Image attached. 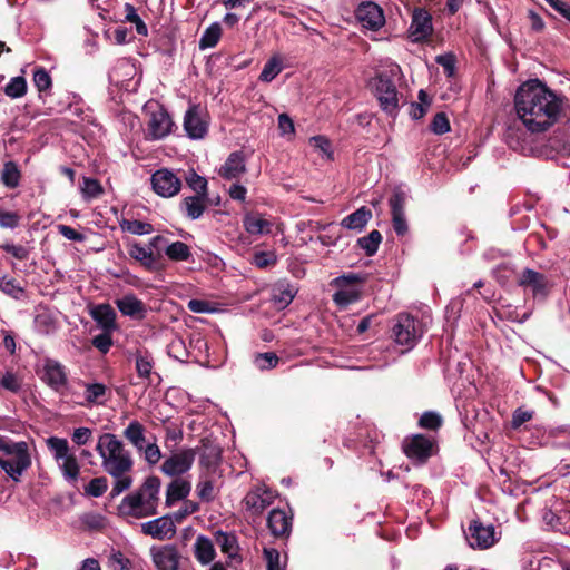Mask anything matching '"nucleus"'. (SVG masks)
Returning <instances> with one entry per match:
<instances>
[{"label": "nucleus", "instance_id": "12", "mask_svg": "<svg viewBox=\"0 0 570 570\" xmlns=\"http://www.w3.org/2000/svg\"><path fill=\"white\" fill-rule=\"evenodd\" d=\"M518 285L530 292L534 298H546L550 292L551 283L547 276L531 268L522 271L518 278Z\"/></svg>", "mask_w": 570, "mask_h": 570}, {"label": "nucleus", "instance_id": "23", "mask_svg": "<svg viewBox=\"0 0 570 570\" xmlns=\"http://www.w3.org/2000/svg\"><path fill=\"white\" fill-rule=\"evenodd\" d=\"M547 148L551 153L570 155V121L559 127L547 141Z\"/></svg>", "mask_w": 570, "mask_h": 570}, {"label": "nucleus", "instance_id": "1", "mask_svg": "<svg viewBox=\"0 0 570 570\" xmlns=\"http://www.w3.org/2000/svg\"><path fill=\"white\" fill-rule=\"evenodd\" d=\"M514 108L529 131L542 132L557 122L562 110V99L535 79L519 87Z\"/></svg>", "mask_w": 570, "mask_h": 570}, {"label": "nucleus", "instance_id": "32", "mask_svg": "<svg viewBox=\"0 0 570 570\" xmlns=\"http://www.w3.org/2000/svg\"><path fill=\"white\" fill-rule=\"evenodd\" d=\"M372 218V212L365 206L356 209L352 214L347 215L342 222V227L352 230H362L370 219Z\"/></svg>", "mask_w": 570, "mask_h": 570}, {"label": "nucleus", "instance_id": "62", "mask_svg": "<svg viewBox=\"0 0 570 570\" xmlns=\"http://www.w3.org/2000/svg\"><path fill=\"white\" fill-rule=\"evenodd\" d=\"M92 431L89 428H78L73 431L71 440L77 445H85L90 441Z\"/></svg>", "mask_w": 570, "mask_h": 570}, {"label": "nucleus", "instance_id": "61", "mask_svg": "<svg viewBox=\"0 0 570 570\" xmlns=\"http://www.w3.org/2000/svg\"><path fill=\"white\" fill-rule=\"evenodd\" d=\"M392 224L399 236H404L407 233L405 213L392 214Z\"/></svg>", "mask_w": 570, "mask_h": 570}, {"label": "nucleus", "instance_id": "44", "mask_svg": "<svg viewBox=\"0 0 570 570\" xmlns=\"http://www.w3.org/2000/svg\"><path fill=\"white\" fill-rule=\"evenodd\" d=\"M80 190H81L83 198L87 200L97 198L104 193V189H102L100 183L95 178H88V177L83 178Z\"/></svg>", "mask_w": 570, "mask_h": 570}, {"label": "nucleus", "instance_id": "31", "mask_svg": "<svg viewBox=\"0 0 570 570\" xmlns=\"http://www.w3.org/2000/svg\"><path fill=\"white\" fill-rule=\"evenodd\" d=\"M43 371H45L43 377H45L46 382L52 389L59 390L60 387H62L66 384L67 377H66L65 368L58 362L48 361L45 364Z\"/></svg>", "mask_w": 570, "mask_h": 570}, {"label": "nucleus", "instance_id": "57", "mask_svg": "<svg viewBox=\"0 0 570 570\" xmlns=\"http://www.w3.org/2000/svg\"><path fill=\"white\" fill-rule=\"evenodd\" d=\"M197 494L198 497L206 502L214 500L215 498V488L214 483L210 480H203L197 484Z\"/></svg>", "mask_w": 570, "mask_h": 570}, {"label": "nucleus", "instance_id": "39", "mask_svg": "<svg viewBox=\"0 0 570 570\" xmlns=\"http://www.w3.org/2000/svg\"><path fill=\"white\" fill-rule=\"evenodd\" d=\"M1 181L8 188H16L20 183V170L13 161H8L3 166Z\"/></svg>", "mask_w": 570, "mask_h": 570}, {"label": "nucleus", "instance_id": "13", "mask_svg": "<svg viewBox=\"0 0 570 570\" xmlns=\"http://www.w3.org/2000/svg\"><path fill=\"white\" fill-rule=\"evenodd\" d=\"M466 539L471 548L480 550L489 549L498 541L494 525H485L479 520L471 521Z\"/></svg>", "mask_w": 570, "mask_h": 570}, {"label": "nucleus", "instance_id": "18", "mask_svg": "<svg viewBox=\"0 0 570 570\" xmlns=\"http://www.w3.org/2000/svg\"><path fill=\"white\" fill-rule=\"evenodd\" d=\"M141 532L153 539L164 541L170 540L176 534V524L170 515H163L141 523Z\"/></svg>", "mask_w": 570, "mask_h": 570}, {"label": "nucleus", "instance_id": "41", "mask_svg": "<svg viewBox=\"0 0 570 570\" xmlns=\"http://www.w3.org/2000/svg\"><path fill=\"white\" fill-rule=\"evenodd\" d=\"M27 92V81L23 77H13L4 87V94L13 99L24 96Z\"/></svg>", "mask_w": 570, "mask_h": 570}, {"label": "nucleus", "instance_id": "45", "mask_svg": "<svg viewBox=\"0 0 570 570\" xmlns=\"http://www.w3.org/2000/svg\"><path fill=\"white\" fill-rule=\"evenodd\" d=\"M186 183L196 193V196L208 197V183L204 177L190 173L186 177Z\"/></svg>", "mask_w": 570, "mask_h": 570}, {"label": "nucleus", "instance_id": "15", "mask_svg": "<svg viewBox=\"0 0 570 570\" xmlns=\"http://www.w3.org/2000/svg\"><path fill=\"white\" fill-rule=\"evenodd\" d=\"M434 442L429 436L415 434L403 441L406 456L419 463H424L433 453Z\"/></svg>", "mask_w": 570, "mask_h": 570}, {"label": "nucleus", "instance_id": "60", "mask_svg": "<svg viewBox=\"0 0 570 570\" xmlns=\"http://www.w3.org/2000/svg\"><path fill=\"white\" fill-rule=\"evenodd\" d=\"M19 215L13 212L0 210V226L3 228H14L19 224Z\"/></svg>", "mask_w": 570, "mask_h": 570}, {"label": "nucleus", "instance_id": "43", "mask_svg": "<svg viewBox=\"0 0 570 570\" xmlns=\"http://www.w3.org/2000/svg\"><path fill=\"white\" fill-rule=\"evenodd\" d=\"M154 367L153 357L149 353H138L136 355V371L139 377L148 379Z\"/></svg>", "mask_w": 570, "mask_h": 570}, {"label": "nucleus", "instance_id": "8", "mask_svg": "<svg viewBox=\"0 0 570 570\" xmlns=\"http://www.w3.org/2000/svg\"><path fill=\"white\" fill-rule=\"evenodd\" d=\"M145 111L148 116L147 137L151 140H159L171 134L174 121L168 111L155 101L145 105Z\"/></svg>", "mask_w": 570, "mask_h": 570}, {"label": "nucleus", "instance_id": "28", "mask_svg": "<svg viewBox=\"0 0 570 570\" xmlns=\"http://www.w3.org/2000/svg\"><path fill=\"white\" fill-rule=\"evenodd\" d=\"M267 525L275 537L287 535L291 531V518L284 510L273 509L267 518Z\"/></svg>", "mask_w": 570, "mask_h": 570}, {"label": "nucleus", "instance_id": "4", "mask_svg": "<svg viewBox=\"0 0 570 570\" xmlns=\"http://www.w3.org/2000/svg\"><path fill=\"white\" fill-rule=\"evenodd\" d=\"M0 451L7 456H0V466L10 479L14 482H19L22 474L31 466V455L29 453L28 443L24 441L14 442L4 438Z\"/></svg>", "mask_w": 570, "mask_h": 570}, {"label": "nucleus", "instance_id": "30", "mask_svg": "<svg viewBox=\"0 0 570 570\" xmlns=\"http://www.w3.org/2000/svg\"><path fill=\"white\" fill-rule=\"evenodd\" d=\"M208 203V197L187 196L181 200L180 208L189 219H198L204 214Z\"/></svg>", "mask_w": 570, "mask_h": 570}, {"label": "nucleus", "instance_id": "21", "mask_svg": "<svg viewBox=\"0 0 570 570\" xmlns=\"http://www.w3.org/2000/svg\"><path fill=\"white\" fill-rule=\"evenodd\" d=\"M161 239L160 236L154 237L148 247H145L138 243H131L128 245V254L131 258L139 262L144 267L149 271L156 267V257L153 252V247L156 246L157 242Z\"/></svg>", "mask_w": 570, "mask_h": 570}, {"label": "nucleus", "instance_id": "20", "mask_svg": "<svg viewBox=\"0 0 570 570\" xmlns=\"http://www.w3.org/2000/svg\"><path fill=\"white\" fill-rule=\"evenodd\" d=\"M356 18L364 28L379 30L385 23L383 10L374 2H363L356 10Z\"/></svg>", "mask_w": 570, "mask_h": 570}, {"label": "nucleus", "instance_id": "42", "mask_svg": "<svg viewBox=\"0 0 570 570\" xmlns=\"http://www.w3.org/2000/svg\"><path fill=\"white\" fill-rule=\"evenodd\" d=\"M165 253L171 261H187L190 257L189 247L179 240L168 245Z\"/></svg>", "mask_w": 570, "mask_h": 570}, {"label": "nucleus", "instance_id": "34", "mask_svg": "<svg viewBox=\"0 0 570 570\" xmlns=\"http://www.w3.org/2000/svg\"><path fill=\"white\" fill-rule=\"evenodd\" d=\"M146 429L138 421H131L124 430V438L138 451L141 452L146 444Z\"/></svg>", "mask_w": 570, "mask_h": 570}, {"label": "nucleus", "instance_id": "10", "mask_svg": "<svg viewBox=\"0 0 570 570\" xmlns=\"http://www.w3.org/2000/svg\"><path fill=\"white\" fill-rule=\"evenodd\" d=\"M393 335L396 344L411 350L423 335L424 328L417 320L406 313H401L395 318Z\"/></svg>", "mask_w": 570, "mask_h": 570}, {"label": "nucleus", "instance_id": "19", "mask_svg": "<svg viewBox=\"0 0 570 570\" xmlns=\"http://www.w3.org/2000/svg\"><path fill=\"white\" fill-rule=\"evenodd\" d=\"M433 32L432 16L422 8H417L412 13V21L409 29L413 42H420L428 39Z\"/></svg>", "mask_w": 570, "mask_h": 570}, {"label": "nucleus", "instance_id": "49", "mask_svg": "<svg viewBox=\"0 0 570 570\" xmlns=\"http://www.w3.org/2000/svg\"><path fill=\"white\" fill-rule=\"evenodd\" d=\"M0 386L9 392L18 393L21 389V379L8 371L2 375Z\"/></svg>", "mask_w": 570, "mask_h": 570}, {"label": "nucleus", "instance_id": "29", "mask_svg": "<svg viewBox=\"0 0 570 570\" xmlns=\"http://www.w3.org/2000/svg\"><path fill=\"white\" fill-rule=\"evenodd\" d=\"M246 171L245 159L242 153H232L219 169V175L226 179L238 178Z\"/></svg>", "mask_w": 570, "mask_h": 570}, {"label": "nucleus", "instance_id": "64", "mask_svg": "<svg viewBox=\"0 0 570 570\" xmlns=\"http://www.w3.org/2000/svg\"><path fill=\"white\" fill-rule=\"evenodd\" d=\"M254 264L259 268L267 267L272 264H275L276 257L273 253L267 252H258L254 255Z\"/></svg>", "mask_w": 570, "mask_h": 570}, {"label": "nucleus", "instance_id": "14", "mask_svg": "<svg viewBox=\"0 0 570 570\" xmlns=\"http://www.w3.org/2000/svg\"><path fill=\"white\" fill-rule=\"evenodd\" d=\"M151 186L154 191L164 198L177 195L181 188V181L176 174L167 168L156 170L151 175Z\"/></svg>", "mask_w": 570, "mask_h": 570}, {"label": "nucleus", "instance_id": "33", "mask_svg": "<svg viewBox=\"0 0 570 570\" xmlns=\"http://www.w3.org/2000/svg\"><path fill=\"white\" fill-rule=\"evenodd\" d=\"M191 490V484L184 479H175L171 481L166 491V504L173 505L175 502L185 499Z\"/></svg>", "mask_w": 570, "mask_h": 570}, {"label": "nucleus", "instance_id": "52", "mask_svg": "<svg viewBox=\"0 0 570 570\" xmlns=\"http://www.w3.org/2000/svg\"><path fill=\"white\" fill-rule=\"evenodd\" d=\"M406 195L401 189H395L392 197L389 200L391 207V214L405 213Z\"/></svg>", "mask_w": 570, "mask_h": 570}, {"label": "nucleus", "instance_id": "48", "mask_svg": "<svg viewBox=\"0 0 570 570\" xmlns=\"http://www.w3.org/2000/svg\"><path fill=\"white\" fill-rule=\"evenodd\" d=\"M108 489V482L105 476L94 478L85 488L88 495L94 498L101 497Z\"/></svg>", "mask_w": 570, "mask_h": 570}, {"label": "nucleus", "instance_id": "11", "mask_svg": "<svg viewBox=\"0 0 570 570\" xmlns=\"http://www.w3.org/2000/svg\"><path fill=\"white\" fill-rule=\"evenodd\" d=\"M276 497V491L265 484H258L246 493L243 504L247 513L252 517H258L274 503Z\"/></svg>", "mask_w": 570, "mask_h": 570}, {"label": "nucleus", "instance_id": "25", "mask_svg": "<svg viewBox=\"0 0 570 570\" xmlns=\"http://www.w3.org/2000/svg\"><path fill=\"white\" fill-rule=\"evenodd\" d=\"M245 230L252 236L268 235L272 233L273 223L259 213H247L243 218Z\"/></svg>", "mask_w": 570, "mask_h": 570}, {"label": "nucleus", "instance_id": "51", "mask_svg": "<svg viewBox=\"0 0 570 570\" xmlns=\"http://www.w3.org/2000/svg\"><path fill=\"white\" fill-rule=\"evenodd\" d=\"M0 289L14 298H18L23 289L20 287L12 277H0Z\"/></svg>", "mask_w": 570, "mask_h": 570}, {"label": "nucleus", "instance_id": "54", "mask_svg": "<svg viewBox=\"0 0 570 570\" xmlns=\"http://www.w3.org/2000/svg\"><path fill=\"white\" fill-rule=\"evenodd\" d=\"M420 426L428 430H436L442 424V417L435 412H425L420 417Z\"/></svg>", "mask_w": 570, "mask_h": 570}, {"label": "nucleus", "instance_id": "2", "mask_svg": "<svg viewBox=\"0 0 570 570\" xmlns=\"http://www.w3.org/2000/svg\"><path fill=\"white\" fill-rule=\"evenodd\" d=\"M96 452L102 470L114 479L110 495L116 498L130 489L135 461L124 442L112 433H104L98 438Z\"/></svg>", "mask_w": 570, "mask_h": 570}, {"label": "nucleus", "instance_id": "50", "mask_svg": "<svg viewBox=\"0 0 570 570\" xmlns=\"http://www.w3.org/2000/svg\"><path fill=\"white\" fill-rule=\"evenodd\" d=\"M33 82L40 92L49 90L52 85L51 77L43 68H38L35 70Z\"/></svg>", "mask_w": 570, "mask_h": 570}, {"label": "nucleus", "instance_id": "40", "mask_svg": "<svg viewBox=\"0 0 570 570\" xmlns=\"http://www.w3.org/2000/svg\"><path fill=\"white\" fill-rule=\"evenodd\" d=\"M381 242V233L379 230H372L367 236L358 238L357 244L367 256H372L377 252Z\"/></svg>", "mask_w": 570, "mask_h": 570}, {"label": "nucleus", "instance_id": "27", "mask_svg": "<svg viewBox=\"0 0 570 570\" xmlns=\"http://www.w3.org/2000/svg\"><path fill=\"white\" fill-rule=\"evenodd\" d=\"M193 552L195 559L202 564V566H208L210 564L215 557H216V550L214 547V543L212 540L203 534H199L196 537V540L193 546Z\"/></svg>", "mask_w": 570, "mask_h": 570}, {"label": "nucleus", "instance_id": "37", "mask_svg": "<svg viewBox=\"0 0 570 570\" xmlns=\"http://www.w3.org/2000/svg\"><path fill=\"white\" fill-rule=\"evenodd\" d=\"M119 226L124 232L130 233L132 235H148L154 230L149 223L137 219H122L119 223Z\"/></svg>", "mask_w": 570, "mask_h": 570}, {"label": "nucleus", "instance_id": "16", "mask_svg": "<svg viewBox=\"0 0 570 570\" xmlns=\"http://www.w3.org/2000/svg\"><path fill=\"white\" fill-rule=\"evenodd\" d=\"M184 129L190 139H203L208 132L206 114L199 106H190L184 117Z\"/></svg>", "mask_w": 570, "mask_h": 570}, {"label": "nucleus", "instance_id": "53", "mask_svg": "<svg viewBox=\"0 0 570 570\" xmlns=\"http://www.w3.org/2000/svg\"><path fill=\"white\" fill-rule=\"evenodd\" d=\"M450 128L446 115L444 112H438L431 122V130L436 135H443L450 131Z\"/></svg>", "mask_w": 570, "mask_h": 570}, {"label": "nucleus", "instance_id": "22", "mask_svg": "<svg viewBox=\"0 0 570 570\" xmlns=\"http://www.w3.org/2000/svg\"><path fill=\"white\" fill-rule=\"evenodd\" d=\"M115 304L125 316L135 320H142L146 316L147 307L145 303L134 294L124 295L121 298L116 299Z\"/></svg>", "mask_w": 570, "mask_h": 570}, {"label": "nucleus", "instance_id": "59", "mask_svg": "<svg viewBox=\"0 0 570 570\" xmlns=\"http://www.w3.org/2000/svg\"><path fill=\"white\" fill-rule=\"evenodd\" d=\"M265 559L267 562V570H284L279 561V552L275 549H264Z\"/></svg>", "mask_w": 570, "mask_h": 570}, {"label": "nucleus", "instance_id": "63", "mask_svg": "<svg viewBox=\"0 0 570 570\" xmlns=\"http://www.w3.org/2000/svg\"><path fill=\"white\" fill-rule=\"evenodd\" d=\"M532 417H533V412L523 411L522 409H517L512 414L511 425L513 429H518L523 423L530 421Z\"/></svg>", "mask_w": 570, "mask_h": 570}, {"label": "nucleus", "instance_id": "55", "mask_svg": "<svg viewBox=\"0 0 570 570\" xmlns=\"http://www.w3.org/2000/svg\"><path fill=\"white\" fill-rule=\"evenodd\" d=\"M91 343L102 354L108 353L112 346L111 332H104L99 335H96Z\"/></svg>", "mask_w": 570, "mask_h": 570}, {"label": "nucleus", "instance_id": "3", "mask_svg": "<svg viewBox=\"0 0 570 570\" xmlns=\"http://www.w3.org/2000/svg\"><path fill=\"white\" fill-rule=\"evenodd\" d=\"M160 479L148 476L134 492L127 494L118 505L119 514L144 519L158 513Z\"/></svg>", "mask_w": 570, "mask_h": 570}, {"label": "nucleus", "instance_id": "26", "mask_svg": "<svg viewBox=\"0 0 570 570\" xmlns=\"http://www.w3.org/2000/svg\"><path fill=\"white\" fill-rule=\"evenodd\" d=\"M80 386L83 387V396L87 404H105L111 392L104 383L99 382H80Z\"/></svg>", "mask_w": 570, "mask_h": 570}, {"label": "nucleus", "instance_id": "58", "mask_svg": "<svg viewBox=\"0 0 570 570\" xmlns=\"http://www.w3.org/2000/svg\"><path fill=\"white\" fill-rule=\"evenodd\" d=\"M111 570H130V561L121 553L114 552L109 558Z\"/></svg>", "mask_w": 570, "mask_h": 570}, {"label": "nucleus", "instance_id": "46", "mask_svg": "<svg viewBox=\"0 0 570 570\" xmlns=\"http://www.w3.org/2000/svg\"><path fill=\"white\" fill-rule=\"evenodd\" d=\"M255 366L261 370H271L278 364V356L274 352L258 353L254 357Z\"/></svg>", "mask_w": 570, "mask_h": 570}, {"label": "nucleus", "instance_id": "56", "mask_svg": "<svg viewBox=\"0 0 570 570\" xmlns=\"http://www.w3.org/2000/svg\"><path fill=\"white\" fill-rule=\"evenodd\" d=\"M140 453H142L145 460L153 465L158 463L161 459L160 449L155 442L145 444Z\"/></svg>", "mask_w": 570, "mask_h": 570}, {"label": "nucleus", "instance_id": "24", "mask_svg": "<svg viewBox=\"0 0 570 570\" xmlns=\"http://www.w3.org/2000/svg\"><path fill=\"white\" fill-rule=\"evenodd\" d=\"M90 316L104 332L117 330L116 312L109 304H98L90 309Z\"/></svg>", "mask_w": 570, "mask_h": 570}, {"label": "nucleus", "instance_id": "36", "mask_svg": "<svg viewBox=\"0 0 570 570\" xmlns=\"http://www.w3.org/2000/svg\"><path fill=\"white\" fill-rule=\"evenodd\" d=\"M283 70L282 60L278 56H273L264 65L263 70L259 75V80L263 82H271L274 80Z\"/></svg>", "mask_w": 570, "mask_h": 570}, {"label": "nucleus", "instance_id": "7", "mask_svg": "<svg viewBox=\"0 0 570 570\" xmlns=\"http://www.w3.org/2000/svg\"><path fill=\"white\" fill-rule=\"evenodd\" d=\"M363 277L358 274L350 273L335 277L331 282V286L337 288L333 295V302L340 308H346L351 304L356 303L361 298L362 291L360 284Z\"/></svg>", "mask_w": 570, "mask_h": 570}, {"label": "nucleus", "instance_id": "9", "mask_svg": "<svg viewBox=\"0 0 570 570\" xmlns=\"http://www.w3.org/2000/svg\"><path fill=\"white\" fill-rule=\"evenodd\" d=\"M149 556L156 570H187L188 559L173 543L151 546Z\"/></svg>", "mask_w": 570, "mask_h": 570}, {"label": "nucleus", "instance_id": "6", "mask_svg": "<svg viewBox=\"0 0 570 570\" xmlns=\"http://www.w3.org/2000/svg\"><path fill=\"white\" fill-rule=\"evenodd\" d=\"M47 446L52 452L63 479L71 484H76L80 475V464L75 453L70 452L68 441L51 436L47 440Z\"/></svg>", "mask_w": 570, "mask_h": 570}, {"label": "nucleus", "instance_id": "35", "mask_svg": "<svg viewBox=\"0 0 570 570\" xmlns=\"http://www.w3.org/2000/svg\"><path fill=\"white\" fill-rule=\"evenodd\" d=\"M215 540L217 546L220 548L222 552L227 554L228 558L234 559L237 557L238 546L237 539L234 534L217 531L215 533Z\"/></svg>", "mask_w": 570, "mask_h": 570}, {"label": "nucleus", "instance_id": "38", "mask_svg": "<svg viewBox=\"0 0 570 570\" xmlns=\"http://www.w3.org/2000/svg\"><path fill=\"white\" fill-rule=\"evenodd\" d=\"M222 36V28L218 22L212 23L202 35L199 40V48L207 49L217 45Z\"/></svg>", "mask_w": 570, "mask_h": 570}, {"label": "nucleus", "instance_id": "17", "mask_svg": "<svg viewBox=\"0 0 570 570\" xmlns=\"http://www.w3.org/2000/svg\"><path fill=\"white\" fill-rule=\"evenodd\" d=\"M195 461L193 449H183L168 456L161 464V471L169 476H178L186 473Z\"/></svg>", "mask_w": 570, "mask_h": 570}, {"label": "nucleus", "instance_id": "47", "mask_svg": "<svg viewBox=\"0 0 570 570\" xmlns=\"http://www.w3.org/2000/svg\"><path fill=\"white\" fill-rule=\"evenodd\" d=\"M168 354L177 361L184 362L188 357L186 344L181 337H175L168 345Z\"/></svg>", "mask_w": 570, "mask_h": 570}, {"label": "nucleus", "instance_id": "5", "mask_svg": "<svg viewBox=\"0 0 570 570\" xmlns=\"http://www.w3.org/2000/svg\"><path fill=\"white\" fill-rule=\"evenodd\" d=\"M400 72L401 68L393 63L389 70L379 72L370 82L381 109L391 116L395 115L399 110V94L394 78Z\"/></svg>", "mask_w": 570, "mask_h": 570}]
</instances>
